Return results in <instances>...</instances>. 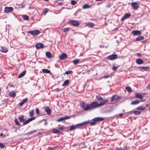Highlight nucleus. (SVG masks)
<instances>
[{"mask_svg": "<svg viewBox=\"0 0 150 150\" xmlns=\"http://www.w3.org/2000/svg\"><path fill=\"white\" fill-rule=\"evenodd\" d=\"M96 97L97 100L100 102V103L95 101L88 104L83 102L80 105L81 107L85 111L91 110L105 105L108 101L107 99L103 100V98L100 96L97 95Z\"/></svg>", "mask_w": 150, "mask_h": 150, "instance_id": "1", "label": "nucleus"}, {"mask_svg": "<svg viewBox=\"0 0 150 150\" xmlns=\"http://www.w3.org/2000/svg\"><path fill=\"white\" fill-rule=\"evenodd\" d=\"M104 120V119L101 117H97L93 118V122H90V124L91 125H96V122L103 121Z\"/></svg>", "mask_w": 150, "mask_h": 150, "instance_id": "2", "label": "nucleus"}, {"mask_svg": "<svg viewBox=\"0 0 150 150\" xmlns=\"http://www.w3.org/2000/svg\"><path fill=\"white\" fill-rule=\"evenodd\" d=\"M131 6L134 10H137L139 7V4L137 2H132L131 4Z\"/></svg>", "mask_w": 150, "mask_h": 150, "instance_id": "3", "label": "nucleus"}, {"mask_svg": "<svg viewBox=\"0 0 150 150\" xmlns=\"http://www.w3.org/2000/svg\"><path fill=\"white\" fill-rule=\"evenodd\" d=\"M69 23L71 25L74 26H77L79 25V22L75 20H72L69 22Z\"/></svg>", "mask_w": 150, "mask_h": 150, "instance_id": "4", "label": "nucleus"}, {"mask_svg": "<svg viewBox=\"0 0 150 150\" xmlns=\"http://www.w3.org/2000/svg\"><path fill=\"white\" fill-rule=\"evenodd\" d=\"M28 33L32 35L37 36L40 33V32L38 30H34L29 31Z\"/></svg>", "mask_w": 150, "mask_h": 150, "instance_id": "5", "label": "nucleus"}, {"mask_svg": "<svg viewBox=\"0 0 150 150\" xmlns=\"http://www.w3.org/2000/svg\"><path fill=\"white\" fill-rule=\"evenodd\" d=\"M13 9L12 7H6L4 9V11L5 13H9L12 12L13 11Z\"/></svg>", "mask_w": 150, "mask_h": 150, "instance_id": "6", "label": "nucleus"}, {"mask_svg": "<svg viewBox=\"0 0 150 150\" xmlns=\"http://www.w3.org/2000/svg\"><path fill=\"white\" fill-rule=\"evenodd\" d=\"M117 55L116 54H113L109 56L107 59L110 60H114L117 58Z\"/></svg>", "mask_w": 150, "mask_h": 150, "instance_id": "7", "label": "nucleus"}, {"mask_svg": "<svg viewBox=\"0 0 150 150\" xmlns=\"http://www.w3.org/2000/svg\"><path fill=\"white\" fill-rule=\"evenodd\" d=\"M35 119V118L34 117H32L31 118H28V119L25 120V122H23V125H26L27 124L29 123L31 121L34 120Z\"/></svg>", "mask_w": 150, "mask_h": 150, "instance_id": "8", "label": "nucleus"}, {"mask_svg": "<svg viewBox=\"0 0 150 150\" xmlns=\"http://www.w3.org/2000/svg\"><path fill=\"white\" fill-rule=\"evenodd\" d=\"M131 16V14L129 13H125L124 16L121 18V20L123 21L126 19L129 18Z\"/></svg>", "mask_w": 150, "mask_h": 150, "instance_id": "9", "label": "nucleus"}, {"mask_svg": "<svg viewBox=\"0 0 150 150\" xmlns=\"http://www.w3.org/2000/svg\"><path fill=\"white\" fill-rule=\"evenodd\" d=\"M72 117V116L71 115L65 116L64 117L60 118H59L57 120V121L58 122H60V121H62L64 120H67V119H69L71 117Z\"/></svg>", "mask_w": 150, "mask_h": 150, "instance_id": "10", "label": "nucleus"}, {"mask_svg": "<svg viewBox=\"0 0 150 150\" xmlns=\"http://www.w3.org/2000/svg\"><path fill=\"white\" fill-rule=\"evenodd\" d=\"M67 55L65 53H62L59 56V59L61 60H63L67 58Z\"/></svg>", "mask_w": 150, "mask_h": 150, "instance_id": "11", "label": "nucleus"}, {"mask_svg": "<svg viewBox=\"0 0 150 150\" xmlns=\"http://www.w3.org/2000/svg\"><path fill=\"white\" fill-rule=\"evenodd\" d=\"M45 55L46 57L50 59L54 57V56L50 52H46Z\"/></svg>", "mask_w": 150, "mask_h": 150, "instance_id": "12", "label": "nucleus"}, {"mask_svg": "<svg viewBox=\"0 0 150 150\" xmlns=\"http://www.w3.org/2000/svg\"><path fill=\"white\" fill-rule=\"evenodd\" d=\"M45 111L47 112V114L50 115L51 113V110L48 106L44 107Z\"/></svg>", "mask_w": 150, "mask_h": 150, "instance_id": "13", "label": "nucleus"}, {"mask_svg": "<svg viewBox=\"0 0 150 150\" xmlns=\"http://www.w3.org/2000/svg\"><path fill=\"white\" fill-rule=\"evenodd\" d=\"M44 45L41 43H37L35 45V47L37 49L42 48L44 47Z\"/></svg>", "mask_w": 150, "mask_h": 150, "instance_id": "14", "label": "nucleus"}, {"mask_svg": "<svg viewBox=\"0 0 150 150\" xmlns=\"http://www.w3.org/2000/svg\"><path fill=\"white\" fill-rule=\"evenodd\" d=\"M132 33L134 35H141L142 33L140 31L137 30H133L132 31Z\"/></svg>", "mask_w": 150, "mask_h": 150, "instance_id": "15", "label": "nucleus"}, {"mask_svg": "<svg viewBox=\"0 0 150 150\" xmlns=\"http://www.w3.org/2000/svg\"><path fill=\"white\" fill-rule=\"evenodd\" d=\"M0 50L3 52L6 53L8 51V49L6 47H1L0 49Z\"/></svg>", "mask_w": 150, "mask_h": 150, "instance_id": "16", "label": "nucleus"}, {"mask_svg": "<svg viewBox=\"0 0 150 150\" xmlns=\"http://www.w3.org/2000/svg\"><path fill=\"white\" fill-rule=\"evenodd\" d=\"M135 97L139 98L140 99L142 100L143 98V96L139 93H135Z\"/></svg>", "mask_w": 150, "mask_h": 150, "instance_id": "17", "label": "nucleus"}, {"mask_svg": "<svg viewBox=\"0 0 150 150\" xmlns=\"http://www.w3.org/2000/svg\"><path fill=\"white\" fill-rule=\"evenodd\" d=\"M136 62L138 64H141L143 63L144 61L141 59H137Z\"/></svg>", "mask_w": 150, "mask_h": 150, "instance_id": "18", "label": "nucleus"}, {"mask_svg": "<svg viewBox=\"0 0 150 150\" xmlns=\"http://www.w3.org/2000/svg\"><path fill=\"white\" fill-rule=\"evenodd\" d=\"M18 119L21 122H23L25 120L24 119V115H23L18 116Z\"/></svg>", "mask_w": 150, "mask_h": 150, "instance_id": "19", "label": "nucleus"}, {"mask_svg": "<svg viewBox=\"0 0 150 150\" xmlns=\"http://www.w3.org/2000/svg\"><path fill=\"white\" fill-rule=\"evenodd\" d=\"M28 100V98H26L23 99L22 101L19 103V105L20 106H22L26 102H27Z\"/></svg>", "mask_w": 150, "mask_h": 150, "instance_id": "20", "label": "nucleus"}, {"mask_svg": "<svg viewBox=\"0 0 150 150\" xmlns=\"http://www.w3.org/2000/svg\"><path fill=\"white\" fill-rule=\"evenodd\" d=\"M58 129L61 130H63L64 129H66V128L63 125H59L57 126Z\"/></svg>", "mask_w": 150, "mask_h": 150, "instance_id": "21", "label": "nucleus"}, {"mask_svg": "<svg viewBox=\"0 0 150 150\" xmlns=\"http://www.w3.org/2000/svg\"><path fill=\"white\" fill-rule=\"evenodd\" d=\"M88 123L87 122H85L83 123H80L79 124H78L76 125V127H81L83 125H84L85 124H87Z\"/></svg>", "mask_w": 150, "mask_h": 150, "instance_id": "22", "label": "nucleus"}, {"mask_svg": "<svg viewBox=\"0 0 150 150\" xmlns=\"http://www.w3.org/2000/svg\"><path fill=\"white\" fill-rule=\"evenodd\" d=\"M26 72V71L25 70L23 71L18 76V78H20L23 77L25 74Z\"/></svg>", "mask_w": 150, "mask_h": 150, "instance_id": "23", "label": "nucleus"}, {"mask_svg": "<svg viewBox=\"0 0 150 150\" xmlns=\"http://www.w3.org/2000/svg\"><path fill=\"white\" fill-rule=\"evenodd\" d=\"M69 80L68 79L66 80L62 84V86H67L69 85Z\"/></svg>", "mask_w": 150, "mask_h": 150, "instance_id": "24", "label": "nucleus"}, {"mask_svg": "<svg viewBox=\"0 0 150 150\" xmlns=\"http://www.w3.org/2000/svg\"><path fill=\"white\" fill-rule=\"evenodd\" d=\"M140 101L138 100H134L132 101L131 103V104L132 105H136L139 104L140 103Z\"/></svg>", "mask_w": 150, "mask_h": 150, "instance_id": "25", "label": "nucleus"}, {"mask_svg": "<svg viewBox=\"0 0 150 150\" xmlns=\"http://www.w3.org/2000/svg\"><path fill=\"white\" fill-rule=\"evenodd\" d=\"M144 39V37L143 36H140L136 38V40L137 41H140Z\"/></svg>", "mask_w": 150, "mask_h": 150, "instance_id": "26", "label": "nucleus"}, {"mask_svg": "<svg viewBox=\"0 0 150 150\" xmlns=\"http://www.w3.org/2000/svg\"><path fill=\"white\" fill-rule=\"evenodd\" d=\"M146 108V107H144L142 106H139L137 108V109L138 110H142L143 111L145 110Z\"/></svg>", "mask_w": 150, "mask_h": 150, "instance_id": "27", "label": "nucleus"}, {"mask_svg": "<svg viewBox=\"0 0 150 150\" xmlns=\"http://www.w3.org/2000/svg\"><path fill=\"white\" fill-rule=\"evenodd\" d=\"M139 69L140 71H142V70L146 71L147 70L149 69V68L147 67H139Z\"/></svg>", "mask_w": 150, "mask_h": 150, "instance_id": "28", "label": "nucleus"}, {"mask_svg": "<svg viewBox=\"0 0 150 150\" xmlns=\"http://www.w3.org/2000/svg\"><path fill=\"white\" fill-rule=\"evenodd\" d=\"M9 96L11 97H14L16 95V93L14 91H11L9 93Z\"/></svg>", "mask_w": 150, "mask_h": 150, "instance_id": "29", "label": "nucleus"}, {"mask_svg": "<svg viewBox=\"0 0 150 150\" xmlns=\"http://www.w3.org/2000/svg\"><path fill=\"white\" fill-rule=\"evenodd\" d=\"M42 72L45 73H50V70L47 69H43L42 70Z\"/></svg>", "mask_w": 150, "mask_h": 150, "instance_id": "30", "label": "nucleus"}, {"mask_svg": "<svg viewBox=\"0 0 150 150\" xmlns=\"http://www.w3.org/2000/svg\"><path fill=\"white\" fill-rule=\"evenodd\" d=\"M37 132L36 130H34L32 131H30L26 134L27 135H28L30 134H32L36 132Z\"/></svg>", "mask_w": 150, "mask_h": 150, "instance_id": "31", "label": "nucleus"}, {"mask_svg": "<svg viewBox=\"0 0 150 150\" xmlns=\"http://www.w3.org/2000/svg\"><path fill=\"white\" fill-rule=\"evenodd\" d=\"M52 131L54 133L57 134L59 133L60 132L59 131L54 128L52 129Z\"/></svg>", "mask_w": 150, "mask_h": 150, "instance_id": "32", "label": "nucleus"}, {"mask_svg": "<svg viewBox=\"0 0 150 150\" xmlns=\"http://www.w3.org/2000/svg\"><path fill=\"white\" fill-rule=\"evenodd\" d=\"M125 89L128 92L130 93L132 91V88L129 86H127L126 87Z\"/></svg>", "mask_w": 150, "mask_h": 150, "instance_id": "33", "label": "nucleus"}, {"mask_svg": "<svg viewBox=\"0 0 150 150\" xmlns=\"http://www.w3.org/2000/svg\"><path fill=\"white\" fill-rule=\"evenodd\" d=\"M22 17L25 20H28L29 18L28 16L26 15H23L22 16Z\"/></svg>", "mask_w": 150, "mask_h": 150, "instance_id": "34", "label": "nucleus"}, {"mask_svg": "<svg viewBox=\"0 0 150 150\" xmlns=\"http://www.w3.org/2000/svg\"><path fill=\"white\" fill-rule=\"evenodd\" d=\"M70 28H64L63 29V31L64 33L67 32L69 31Z\"/></svg>", "mask_w": 150, "mask_h": 150, "instance_id": "35", "label": "nucleus"}, {"mask_svg": "<svg viewBox=\"0 0 150 150\" xmlns=\"http://www.w3.org/2000/svg\"><path fill=\"white\" fill-rule=\"evenodd\" d=\"M117 96L116 94H115L111 98V102H113L116 99V98Z\"/></svg>", "mask_w": 150, "mask_h": 150, "instance_id": "36", "label": "nucleus"}, {"mask_svg": "<svg viewBox=\"0 0 150 150\" xmlns=\"http://www.w3.org/2000/svg\"><path fill=\"white\" fill-rule=\"evenodd\" d=\"M89 8L90 6L88 4H85L83 6V8L84 9L88 8Z\"/></svg>", "mask_w": 150, "mask_h": 150, "instance_id": "37", "label": "nucleus"}, {"mask_svg": "<svg viewBox=\"0 0 150 150\" xmlns=\"http://www.w3.org/2000/svg\"><path fill=\"white\" fill-rule=\"evenodd\" d=\"M76 127H76V125H75V126L74 125L71 126L70 127L69 130L70 131H72L74 129H75Z\"/></svg>", "mask_w": 150, "mask_h": 150, "instance_id": "38", "label": "nucleus"}, {"mask_svg": "<svg viewBox=\"0 0 150 150\" xmlns=\"http://www.w3.org/2000/svg\"><path fill=\"white\" fill-rule=\"evenodd\" d=\"M73 63L75 64H78L79 63V60L78 59H76L73 61Z\"/></svg>", "mask_w": 150, "mask_h": 150, "instance_id": "39", "label": "nucleus"}, {"mask_svg": "<svg viewBox=\"0 0 150 150\" xmlns=\"http://www.w3.org/2000/svg\"><path fill=\"white\" fill-rule=\"evenodd\" d=\"M87 25L89 27H93L94 26V24L92 23H90L87 24Z\"/></svg>", "mask_w": 150, "mask_h": 150, "instance_id": "40", "label": "nucleus"}, {"mask_svg": "<svg viewBox=\"0 0 150 150\" xmlns=\"http://www.w3.org/2000/svg\"><path fill=\"white\" fill-rule=\"evenodd\" d=\"M141 112L140 111H134V113L135 115H137L140 114L141 113Z\"/></svg>", "mask_w": 150, "mask_h": 150, "instance_id": "41", "label": "nucleus"}, {"mask_svg": "<svg viewBox=\"0 0 150 150\" xmlns=\"http://www.w3.org/2000/svg\"><path fill=\"white\" fill-rule=\"evenodd\" d=\"M34 113V110H32L31 111L29 112V114L30 117H32L33 116Z\"/></svg>", "mask_w": 150, "mask_h": 150, "instance_id": "42", "label": "nucleus"}, {"mask_svg": "<svg viewBox=\"0 0 150 150\" xmlns=\"http://www.w3.org/2000/svg\"><path fill=\"white\" fill-rule=\"evenodd\" d=\"M71 4L72 5H74L77 4V2L75 1L71 0Z\"/></svg>", "mask_w": 150, "mask_h": 150, "instance_id": "43", "label": "nucleus"}, {"mask_svg": "<svg viewBox=\"0 0 150 150\" xmlns=\"http://www.w3.org/2000/svg\"><path fill=\"white\" fill-rule=\"evenodd\" d=\"M14 122H15V124L16 125H18V126L20 125V123L19 122H18V121L17 119H15Z\"/></svg>", "mask_w": 150, "mask_h": 150, "instance_id": "44", "label": "nucleus"}, {"mask_svg": "<svg viewBox=\"0 0 150 150\" xmlns=\"http://www.w3.org/2000/svg\"><path fill=\"white\" fill-rule=\"evenodd\" d=\"M5 146L3 144L0 142V148H1L3 149L5 147Z\"/></svg>", "mask_w": 150, "mask_h": 150, "instance_id": "45", "label": "nucleus"}, {"mask_svg": "<svg viewBox=\"0 0 150 150\" xmlns=\"http://www.w3.org/2000/svg\"><path fill=\"white\" fill-rule=\"evenodd\" d=\"M72 72V71L70 70V71H66L65 73V74H70Z\"/></svg>", "mask_w": 150, "mask_h": 150, "instance_id": "46", "label": "nucleus"}, {"mask_svg": "<svg viewBox=\"0 0 150 150\" xmlns=\"http://www.w3.org/2000/svg\"><path fill=\"white\" fill-rule=\"evenodd\" d=\"M35 112L37 115H39L40 114L39 110L38 108H36L35 109Z\"/></svg>", "mask_w": 150, "mask_h": 150, "instance_id": "47", "label": "nucleus"}, {"mask_svg": "<svg viewBox=\"0 0 150 150\" xmlns=\"http://www.w3.org/2000/svg\"><path fill=\"white\" fill-rule=\"evenodd\" d=\"M127 148H125L124 149H122L121 148H117L116 150H127Z\"/></svg>", "mask_w": 150, "mask_h": 150, "instance_id": "48", "label": "nucleus"}, {"mask_svg": "<svg viewBox=\"0 0 150 150\" xmlns=\"http://www.w3.org/2000/svg\"><path fill=\"white\" fill-rule=\"evenodd\" d=\"M48 11V10L47 8H45V10L43 11L44 13L45 14L47 13Z\"/></svg>", "mask_w": 150, "mask_h": 150, "instance_id": "49", "label": "nucleus"}, {"mask_svg": "<svg viewBox=\"0 0 150 150\" xmlns=\"http://www.w3.org/2000/svg\"><path fill=\"white\" fill-rule=\"evenodd\" d=\"M117 68L118 67H117L114 66L113 67L112 69L114 70H115L117 69Z\"/></svg>", "mask_w": 150, "mask_h": 150, "instance_id": "50", "label": "nucleus"}, {"mask_svg": "<svg viewBox=\"0 0 150 150\" xmlns=\"http://www.w3.org/2000/svg\"><path fill=\"white\" fill-rule=\"evenodd\" d=\"M120 97L118 96L117 98H116L115 100H117L118 99H120Z\"/></svg>", "mask_w": 150, "mask_h": 150, "instance_id": "51", "label": "nucleus"}, {"mask_svg": "<svg viewBox=\"0 0 150 150\" xmlns=\"http://www.w3.org/2000/svg\"><path fill=\"white\" fill-rule=\"evenodd\" d=\"M146 88L150 90V84L146 86Z\"/></svg>", "mask_w": 150, "mask_h": 150, "instance_id": "52", "label": "nucleus"}, {"mask_svg": "<svg viewBox=\"0 0 150 150\" xmlns=\"http://www.w3.org/2000/svg\"><path fill=\"white\" fill-rule=\"evenodd\" d=\"M10 87L14 88V87H15V86L14 85H10Z\"/></svg>", "mask_w": 150, "mask_h": 150, "instance_id": "53", "label": "nucleus"}, {"mask_svg": "<svg viewBox=\"0 0 150 150\" xmlns=\"http://www.w3.org/2000/svg\"><path fill=\"white\" fill-rule=\"evenodd\" d=\"M110 5H108L106 6V7L108 8H110Z\"/></svg>", "mask_w": 150, "mask_h": 150, "instance_id": "54", "label": "nucleus"}, {"mask_svg": "<svg viewBox=\"0 0 150 150\" xmlns=\"http://www.w3.org/2000/svg\"><path fill=\"white\" fill-rule=\"evenodd\" d=\"M123 115V114L122 113H120L119 114V116L120 117L122 116Z\"/></svg>", "mask_w": 150, "mask_h": 150, "instance_id": "55", "label": "nucleus"}, {"mask_svg": "<svg viewBox=\"0 0 150 150\" xmlns=\"http://www.w3.org/2000/svg\"><path fill=\"white\" fill-rule=\"evenodd\" d=\"M63 4V3H62V2H60L59 3V5H62Z\"/></svg>", "mask_w": 150, "mask_h": 150, "instance_id": "56", "label": "nucleus"}, {"mask_svg": "<svg viewBox=\"0 0 150 150\" xmlns=\"http://www.w3.org/2000/svg\"><path fill=\"white\" fill-rule=\"evenodd\" d=\"M108 76H105L104 77V78H108Z\"/></svg>", "mask_w": 150, "mask_h": 150, "instance_id": "57", "label": "nucleus"}, {"mask_svg": "<svg viewBox=\"0 0 150 150\" xmlns=\"http://www.w3.org/2000/svg\"><path fill=\"white\" fill-rule=\"evenodd\" d=\"M149 105V104H147V105H146V107H148Z\"/></svg>", "mask_w": 150, "mask_h": 150, "instance_id": "58", "label": "nucleus"}, {"mask_svg": "<svg viewBox=\"0 0 150 150\" xmlns=\"http://www.w3.org/2000/svg\"><path fill=\"white\" fill-rule=\"evenodd\" d=\"M3 135L2 133H1L0 134V136H2Z\"/></svg>", "mask_w": 150, "mask_h": 150, "instance_id": "59", "label": "nucleus"}, {"mask_svg": "<svg viewBox=\"0 0 150 150\" xmlns=\"http://www.w3.org/2000/svg\"><path fill=\"white\" fill-rule=\"evenodd\" d=\"M24 6H24V5L22 6H21V8H23Z\"/></svg>", "mask_w": 150, "mask_h": 150, "instance_id": "60", "label": "nucleus"}, {"mask_svg": "<svg viewBox=\"0 0 150 150\" xmlns=\"http://www.w3.org/2000/svg\"><path fill=\"white\" fill-rule=\"evenodd\" d=\"M137 55L138 56H139V55H140V54H137Z\"/></svg>", "mask_w": 150, "mask_h": 150, "instance_id": "61", "label": "nucleus"}, {"mask_svg": "<svg viewBox=\"0 0 150 150\" xmlns=\"http://www.w3.org/2000/svg\"><path fill=\"white\" fill-rule=\"evenodd\" d=\"M1 91V89L0 88V91Z\"/></svg>", "mask_w": 150, "mask_h": 150, "instance_id": "62", "label": "nucleus"}, {"mask_svg": "<svg viewBox=\"0 0 150 150\" xmlns=\"http://www.w3.org/2000/svg\"><path fill=\"white\" fill-rule=\"evenodd\" d=\"M6 137V135H5L4 136V137Z\"/></svg>", "mask_w": 150, "mask_h": 150, "instance_id": "63", "label": "nucleus"}]
</instances>
